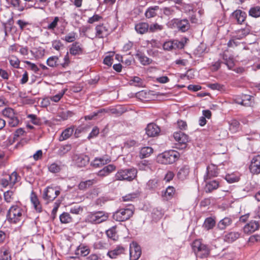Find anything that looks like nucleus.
I'll return each mask as SVG.
<instances>
[{"label": "nucleus", "instance_id": "f257e3e1", "mask_svg": "<svg viewBox=\"0 0 260 260\" xmlns=\"http://www.w3.org/2000/svg\"><path fill=\"white\" fill-rule=\"evenodd\" d=\"M26 210L22 206L19 201L16 202L9 208L7 214V218L11 223H17L24 218Z\"/></svg>", "mask_w": 260, "mask_h": 260}, {"label": "nucleus", "instance_id": "f03ea898", "mask_svg": "<svg viewBox=\"0 0 260 260\" xmlns=\"http://www.w3.org/2000/svg\"><path fill=\"white\" fill-rule=\"evenodd\" d=\"M137 169L134 167L120 169L115 174V180L131 182L137 178Z\"/></svg>", "mask_w": 260, "mask_h": 260}, {"label": "nucleus", "instance_id": "7ed1b4c3", "mask_svg": "<svg viewBox=\"0 0 260 260\" xmlns=\"http://www.w3.org/2000/svg\"><path fill=\"white\" fill-rule=\"evenodd\" d=\"M192 248L196 256L201 258H206L210 254L208 246L202 243V240L196 239L192 243Z\"/></svg>", "mask_w": 260, "mask_h": 260}, {"label": "nucleus", "instance_id": "20e7f679", "mask_svg": "<svg viewBox=\"0 0 260 260\" xmlns=\"http://www.w3.org/2000/svg\"><path fill=\"white\" fill-rule=\"evenodd\" d=\"M134 213V207L132 205L128 206L125 208H121L113 214L114 220L122 222L128 220Z\"/></svg>", "mask_w": 260, "mask_h": 260}, {"label": "nucleus", "instance_id": "39448f33", "mask_svg": "<svg viewBox=\"0 0 260 260\" xmlns=\"http://www.w3.org/2000/svg\"><path fill=\"white\" fill-rule=\"evenodd\" d=\"M21 179V176L16 171L8 175L7 178H2L0 180V185L3 188H16L15 186Z\"/></svg>", "mask_w": 260, "mask_h": 260}, {"label": "nucleus", "instance_id": "423d86ee", "mask_svg": "<svg viewBox=\"0 0 260 260\" xmlns=\"http://www.w3.org/2000/svg\"><path fill=\"white\" fill-rule=\"evenodd\" d=\"M179 157V153L177 151L170 150L160 154L157 156V160L162 164H171L175 162Z\"/></svg>", "mask_w": 260, "mask_h": 260}, {"label": "nucleus", "instance_id": "0eeeda50", "mask_svg": "<svg viewBox=\"0 0 260 260\" xmlns=\"http://www.w3.org/2000/svg\"><path fill=\"white\" fill-rule=\"evenodd\" d=\"M108 217V214L102 211L92 212L88 214L85 221L92 224H99L107 220Z\"/></svg>", "mask_w": 260, "mask_h": 260}, {"label": "nucleus", "instance_id": "6e6552de", "mask_svg": "<svg viewBox=\"0 0 260 260\" xmlns=\"http://www.w3.org/2000/svg\"><path fill=\"white\" fill-rule=\"evenodd\" d=\"M2 114L7 118L8 124L11 127H16L19 123L17 113L12 108L7 107L2 111Z\"/></svg>", "mask_w": 260, "mask_h": 260}, {"label": "nucleus", "instance_id": "1a4fd4ad", "mask_svg": "<svg viewBox=\"0 0 260 260\" xmlns=\"http://www.w3.org/2000/svg\"><path fill=\"white\" fill-rule=\"evenodd\" d=\"M173 137L175 141V147L182 150L186 148L189 142L188 135L182 132H177L173 134Z\"/></svg>", "mask_w": 260, "mask_h": 260}, {"label": "nucleus", "instance_id": "9d476101", "mask_svg": "<svg viewBox=\"0 0 260 260\" xmlns=\"http://www.w3.org/2000/svg\"><path fill=\"white\" fill-rule=\"evenodd\" d=\"M60 193L57 187L48 186L44 192L43 199L48 202L53 201Z\"/></svg>", "mask_w": 260, "mask_h": 260}, {"label": "nucleus", "instance_id": "9b49d317", "mask_svg": "<svg viewBox=\"0 0 260 260\" xmlns=\"http://www.w3.org/2000/svg\"><path fill=\"white\" fill-rule=\"evenodd\" d=\"M141 248L136 242H133L129 245L130 260H137L141 255Z\"/></svg>", "mask_w": 260, "mask_h": 260}, {"label": "nucleus", "instance_id": "f8f14e48", "mask_svg": "<svg viewBox=\"0 0 260 260\" xmlns=\"http://www.w3.org/2000/svg\"><path fill=\"white\" fill-rule=\"evenodd\" d=\"M249 169L253 175L260 174V155L254 156L251 160Z\"/></svg>", "mask_w": 260, "mask_h": 260}, {"label": "nucleus", "instance_id": "ddd939ff", "mask_svg": "<svg viewBox=\"0 0 260 260\" xmlns=\"http://www.w3.org/2000/svg\"><path fill=\"white\" fill-rule=\"evenodd\" d=\"M109 30L108 27L104 23L97 25L95 27V38L103 39L109 35Z\"/></svg>", "mask_w": 260, "mask_h": 260}, {"label": "nucleus", "instance_id": "4468645a", "mask_svg": "<svg viewBox=\"0 0 260 260\" xmlns=\"http://www.w3.org/2000/svg\"><path fill=\"white\" fill-rule=\"evenodd\" d=\"M111 161V157L107 155H105L101 157H95L91 162L90 165L94 168H99L109 164Z\"/></svg>", "mask_w": 260, "mask_h": 260}, {"label": "nucleus", "instance_id": "2eb2a0df", "mask_svg": "<svg viewBox=\"0 0 260 260\" xmlns=\"http://www.w3.org/2000/svg\"><path fill=\"white\" fill-rule=\"evenodd\" d=\"M204 180L206 183L205 190L206 192H211L219 186V181L217 179L204 178Z\"/></svg>", "mask_w": 260, "mask_h": 260}, {"label": "nucleus", "instance_id": "dca6fc26", "mask_svg": "<svg viewBox=\"0 0 260 260\" xmlns=\"http://www.w3.org/2000/svg\"><path fill=\"white\" fill-rule=\"evenodd\" d=\"M146 134L149 137L157 136L160 132V127L154 123H150L145 128Z\"/></svg>", "mask_w": 260, "mask_h": 260}, {"label": "nucleus", "instance_id": "f3484780", "mask_svg": "<svg viewBox=\"0 0 260 260\" xmlns=\"http://www.w3.org/2000/svg\"><path fill=\"white\" fill-rule=\"evenodd\" d=\"M184 44L182 42L178 40L168 41L164 43L163 48L165 50L170 51L173 49H182L184 47Z\"/></svg>", "mask_w": 260, "mask_h": 260}, {"label": "nucleus", "instance_id": "a211bd4d", "mask_svg": "<svg viewBox=\"0 0 260 260\" xmlns=\"http://www.w3.org/2000/svg\"><path fill=\"white\" fill-rule=\"evenodd\" d=\"M74 160L78 167H84L88 164L89 157L85 154L75 155L74 156Z\"/></svg>", "mask_w": 260, "mask_h": 260}, {"label": "nucleus", "instance_id": "6ab92c4d", "mask_svg": "<svg viewBox=\"0 0 260 260\" xmlns=\"http://www.w3.org/2000/svg\"><path fill=\"white\" fill-rule=\"evenodd\" d=\"M218 174L217 166L211 164L207 167L206 173L204 175V178H206V179H212L218 176Z\"/></svg>", "mask_w": 260, "mask_h": 260}, {"label": "nucleus", "instance_id": "aec40b11", "mask_svg": "<svg viewBox=\"0 0 260 260\" xmlns=\"http://www.w3.org/2000/svg\"><path fill=\"white\" fill-rule=\"evenodd\" d=\"M259 228V224L258 221H251L246 224L243 228V231L245 234H250Z\"/></svg>", "mask_w": 260, "mask_h": 260}, {"label": "nucleus", "instance_id": "412c9836", "mask_svg": "<svg viewBox=\"0 0 260 260\" xmlns=\"http://www.w3.org/2000/svg\"><path fill=\"white\" fill-rule=\"evenodd\" d=\"M30 199V202L36 212L38 213L42 212L43 210L42 206L36 193L34 191L31 192Z\"/></svg>", "mask_w": 260, "mask_h": 260}, {"label": "nucleus", "instance_id": "4be33fe9", "mask_svg": "<svg viewBox=\"0 0 260 260\" xmlns=\"http://www.w3.org/2000/svg\"><path fill=\"white\" fill-rule=\"evenodd\" d=\"M174 24H176L177 28L182 32H185L189 29L190 25L187 19H175Z\"/></svg>", "mask_w": 260, "mask_h": 260}, {"label": "nucleus", "instance_id": "5701e85b", "mask_svg": "<svg viewBox=\"0 0 260 260\" xmlns=\"http://www.w3.org/2000/svg\"><path fill=\"white\" fill-rule=\"evenodd\" d=\"M116 166L112 164L104 167L97 173V175L101 177H106L116 170Z\"/></svg>", "mask_w": 260, "mask_h": 260}, {"label": "nucleus", "instance_id": "b1692460", "mask_svg": "<svg viewBox=\"0 0 260 260\" xmlns=\"http://www.w3.org/2000/svg\"><path fill=\"white\" fill-rule=\"evenodd\" d=\"M149 25L147 22H140L135 25L136 31L140 35H143L149 31Z\"/></svg>", "mask_w": 260, "mask_h": 260}, {"label": "nucleus", "instance_id": "393cba45", "mask_svg": "<svg viewBox=\"0 0 260 260\" xmlns=\"http://www.w3.org/2000/svg\"><path fill=\"white\" fill-rule=\"evenodd\" d=\"M16 188H10L4 192V199L6 203H11L15 199Z\"/></svg>", "mask_w": 260, "mask_h": 260}, {"label": "nucleus", "instance_id": "a878e982", "mask_svg": "<svg viewBox=\"0 0 260 260\" xmlns=\"http://www.w3.org/2000/svg\"><path fill=\"white\" fill-rule=\"evenodd\" d=\"M70 53L73 55H79L83 53V48L79 42L73 43L70 48Z\"/></svg>", "mask_w": 260, "mask_h": 260}, {"label": "nucleus", "instance_id": "bb28decb", "mask_svg": "<svg viewBox=\"0 0 260 260\" xmlns=\"http://www.w3.org/2000/svg\"><path fill=\"white\" fill-rule=\"evenodd\" d=\"M251 27L246 25L244 28L239 29L235 31L236 34L235 37L239 40L242 39L250 34Z\"/></svg>", "mask_w": 260, "mask_h": 260}, {"label": "nucleus", "instance_id": "cd10ccee", "mask_svg": "<svg viewBox=\"0 0 260 260\" xmlns=\"http://www.w3.org/2000/svg\"><path fill=\"white\" fill-rule=\"evenodd\" d=\"M233 17L237 20L238 23L242 24L245 21L246 17V13L241 10H236L232 13Z\"/></svg>", "mask_w": 260, "mask_h": 260}, {"label": "nucleus", "instance_id": "c85d7f7f", "mask_svg": "<svg viewBox=\"0 0 260 260\" xmlns=\"http://www.w3.org/2000/svg\"><path fill=\"white\" fill-rule=\"evenodd\" d=\"M190 172V168L188 165L182 166L178 171L177 176L178 179L184 180L187 178Z\"/></svg>", "mask_w": 260, "mask_h": 260}, {"label": "nucleus", "instance_id": "c756f323", "mask_svg": "<svg viewBox=\"0 0 260 260\" xmlns=\"http://www.w3.org/2000/svg\"><path fill=\"white\" fill-rule=\"evenodd\" d=\"M125 249L122 246H117L113 250L109 251L108 255L111 258H115L116 257L121 254L124 253Z\"/></svg>", "mask_w": 260, "mask_h": 260}, {"label": "nucleus", "instance_id": "7c9ffc66", "mask_svg": "<svg viewBox=\"0 0 260 260\" xmlns=\"http://www.w3.org/2000/svg\"><path fill=\"white\" fill-rule=\"evenodd\" d=\"M240 233L237 232H231L225 235L224 240L228 243H232L239 238Z\"/></svg>", "mask_w": 260, "mask_h": 260}, {"label": "nucleus", "instance_id": "2f4dec72", "mask_svg": "<svg viewBox=\"0 0 260 260\" xmlns=\"http://www.w3.org/2000/svg\"><path fill=\"white\" fill-rule=\"evenodd\" d=\"M235 102L238 104L244 106H249L251 105V96L248 95H244L241 98L237 97Z\"/></svg>", "mask_w": 260, "mask_h": 260}, {"label": "nucleus", "instance_id": "473e14b6", "mask_svg": "<svg viewBox=\"0 0 260 260\" xmlns=\"http://www.w3.org/2000/svg\"><path fill=\"white\" fill-rule=\"evenodd\" d=\"M74 130V127L71 126L70 127L65 129L61 134L59 137V141H63L69 139L73 134Z\"/></svg>", "mask_w": 260, "mask_h": 260}, {"label": "nucleus", "instance_id": "72a5a7b5", "mask_svg": "<svg viewBox=\"0 0 260 260\" xmlns=\"http://www.w3.org/2000/svg\"><path fill=\"white\" fill-rule=\"evenodd\" d=\"M232 223V219L229 217H225L220 220L217 224V228L220 230H223Z\"/></svg>", "mask_w": 260, "mask_h": 260}, {"label": "nucleus", "instance_id": "f704fd0d", "mask_svg": "<svg viewBox=\"0 0 260 260\" xmlns=\"http://www.w3.org/2000/svg\"><path fill=\"white\" fill-rule=\"evenodd\" d=\"M136 57L139 60L140 63L146 66L150 64L152 60L145 55V54L141 52H138L136 54Z\"/></svg>", "mask_w": 260, "mask_h": 260}, {"label": "nucleus", "instance_id": "c9c22d12", "mask_svg": "<svg viewBox=\"0 0 260 260\" xmlns=\"http://www.w3.org/2000/svg\"><path fill=\"white\" fill-rule=\"evenodd\" d=\"M215 224L216 221L215 219L210 217L205 219L203 226L208 231L212 229L215 226Z\"/></svg>", "mask_w": 260, "mask_h": 260}, {"label": "nucleus", "instance_id": "e433bc0d", "mask_svg": "<svg viewBox=\"0 0 260 260\" xmlns=\"http://www.w3.org/2000/svg\"><path fill=\"white\" fill-rule=\"evenodd\" d=\"M59 220L61 223L68 224L73 222V219L69 213L64 212L59 216Z\"/></svg>", "mask_w": 260, "mask_h": 260}, {"label": "nucleus", "instance_id": "4c0bfd02", "mask_svg": "<svg viewBox=\"0 0 260 260\" xmlns=\"http://www.w3.org/2000/svg\"><path fill=\"white\" fill-rule=\"evenodd\" d=\"M59 57L57 56H52L49 57L46 60L47 64L51 68H56L60 66L58 63Z\"/></svg>", "mask_w": 260, "mask_h": 260}, {"label": "nucleus", "instance_id": "58836bf2", "mask_svg": "<svg viewBox=\"0 0 260 260\" xmlns=\"http://www.w3.org/2000/svg\"><path fill=\"white\" fill-rule=\"evenodd\" d=\"M153 150L150 147H144L141 148L139 153L141 158L148 157L153 153Z\"/></svg>", "mask_w": 260, "mask_h": 260}, {"label": "nucleus", "instance_id": "ea45409f", "mask_svg": "<svg viewBox=\"0 0 260 260\" xmlns=\"http://www.w3.org/2000/svg\"><path fill=\"white\" fill-rule=\"evenodd\" d=\"M248 14L252 17H260V6H255L250 8L248 11Z\"/></svg>", "mask_w": 260, "mask_h": 260}, {"label": "nucleus", "instance_id": "a19ab883", "mask_svg": "<svg viewBox=\"0 0 260 260\" xmlns=\"http://www.w3.org/2000/svg\"><path fill=\"white\" fill-rule=\"evenodd\" d=\"M95 183L96 181L94 179L82 181L79 184L78 188L80 190H85Z\"/></svg>", "mask_w": 260, "mask_h": 260}, {"label": "nucleus", "instance_id": "79ce46f5", "mask_svg": "<svg viewBox=\"0 0 260 260\" xmlns=\"http://www.w3.org/2000/svg\"><path fill=\"white\" fill-rule=\"evenodd\" d=\"M225 179L229 183H232L238 182L240 180V177L238 173H233L227 174Z\"/></svg>", "mask_w": 260, "mask_h": 260}, {"label": "nucleus", "instance_id": "37998d69", "mask_svg": "<svg viewBox=\"0 0 260 260\" xmlns=\"http://www.w3.org/2000/svg\"><path fill=\"white\" fill-rule=\"evenodd\" d=\"M72 149L71 144H66L61 146L57 151L58 155L63 156L64 154L69 152Z\"/></svg>", "mask_w": 260, "mask_h": 260}, {"label": "nucleus", "instance_id": "c03bdc74", "mask_svg": "<svg viewBox=\"0 0 260 260\" xmlns=\"http://www.w3.org/2000/svg\"><path fill=\"white\" fill-rule=\"evenodd\" d=\"M230 127L229 129L232 133L237 132L239 128L240 123L236 119H233L229 122Z\"/></svg>", "mask_w": 260, "mask_h": 260}, {"label": "nucleus", "instance_id": "a18cd8bd", "mask_svg": "<svg viewBox=\"0 0 260 260\" xmlns=\"http://www.w3.org/2000/svg\"><path fill=\"white\" fill-rule=\"evenodd\" d=\"M164 29V25L159 24L157 23L151 24L149 25V31L150 32H155L161 31Z\"/></svg>", "mask_w": 260, "mask_h": 260}, {"label": "nucleus", "instance_id": "49530a36", "mask_svg": "<svg viewBox=\"0 0 260 260\" xmlns=\"http://www.w3.org/2000/svg\"><path fill=\"white\" fill-rule=\"evenodd\" d=\"M106 234L109 238L113 239V240H116L118 238L115 226H113L108 230L106 231Z\"/></svg>", "mask_w": 260, "mask_h": 260}, {"label": "nucleus", "instance_id": "de8ad7c7", "mask_svg": "<svg viewBox=\"0 0 260 260\" xmlns=\"http://www.w3.org/2000/svg\"><path fill=\"white\" fill-rule=\"evenodd\" d=\"M77 35L75 32H71L63 38V40L68 43L74 42L77 39Z\"/></svg>", "mask_w": 260, "mask_h": 260}, {"label": "nucleus", "instance_id": "09e8293b", "mask_svg": "<svg viewBox=\"0 0 260 260\" xmlns=\"http://www.w3.org/2000/svg\"><path fill=\"white\" fill-rule=\"evenodd\" d=\"M9 60L11 66L13 68L16 69L19 68L20 61L16 56L14 55L11 56L9 58Z\"/></svg>", "mask_w": 260, "mask_h": 260}, {"label": "nucleus", "instance_id": "8fccbe9b", "mask_svg": "<svg viewBox=\"0 0 260 260\" xmlns=\"http://www.w3.org/2000/svg\"><path fill=\"white\" fill-rule=\"evenodd\" d=\"M20 0H11L10 4L14 8L17 9L19 11L22 12L24 10V7L21 6Z\"/></svg>", "mask_w": 260, "mask_h": 260}, {"label": "nucleus", "instance_id": "3c124183", "mask_svg": "<svg viewBox=\"0 0 260 260\" xmlns=\"http://www.w3.org/2000/svg\"><path fill=\"white\" fill-rule=\"evenodd\" d=\"M158 7H155V8H149L146 11L145 13V15L146 18H151L155 17L156 15V13L155 12L156 9H158Z\"/></svg>", "mask_w": 260, "mask_h": 260}, {"label": "nucleus", "instance_id": "603ef678", "mask_svg": "<svg viewBox=\"0 0 260 260\" xmlns=\"http://www.w3.org/2000/svg\"><path fill=\"white\" fill-rule=\"evenodd\" d=\"M175 189L173 186H169L166 188L164 196L167 200L171 199L175 194Z\"/></svg>", "mask_w": 260, "mask_h": 260}, {"label": "nucleus", "instance_id": "864d4df0", "mask_svg": "<svg viewBox=\"0 0 260 260\" xmlns=\"http://www.w3.org/2000/svg\"><path fill=\"white\" fill-rule=\"evenodd\" d=\"M48 170L51 173H56L60 172L61 170V167L57 164L53 162L48 167Z\"/></svg>", "mask_w": 260, "mask_h": 260}, {"label": "nucleus", "instance_id": "5fc2aeb1", "mask_svg": "<svg viewBox=\"0 0 260 260\" xmlns=\"http://www.w3.org/2000/svg\"><path fill=\"white\" fill-rule=\"evenodd\" d=\"M104 112H108V110L105 109H101L98 111L97 112H94L92 115H86L84 117V118L85 120H92L95 116H98L100 113H104Z\"/></svg>", "mask_w": 260, "mask_h": 260}, {"label": "nucleus", "instance_id": "6e6d98bb", "mask_svg": "<svg viewBox=\"0 0 260 260\" xmlns=\"http://www.w3.org/2000/svg\"><path fill=\"white\" fill-rule=\"evenodd\" d=\"M83 208L79 205L71 207L70 209V212L73 214L78 215L83 212Z\"/></svg>", "mask_w": 260, "mask_h": 260}, {"label": "nucleus", "instance_id": "4d7b16f0", "mask_svg": "<svg viewBox=\"0 0 260 260\" xmlns=\"http://www.w3.org/2000/svg\"><path fill=\"white\" fill-rule=\"evenodd\" d=\"M102 19L103 17L101 16L94 14L92 17L88 18L87 23L89 24H93L95 22L100 21Z\"/></svg>", "mask_w": 260, "mask_h": 260}, {"label": "nucleus", "instance_id": "13d9d810", "mask_svg": "<svg viewBox=\"0 0 260 260\" xmlns=\"http://www.w3.org/2000/svg\"><path fill=\"white\" fill-rule=\"evenodd\" d=\"M59 21V17L57 16L55 17L53 21L48 25L47 28L48 30H54L57 26Z\"/></svg>", "mask_w": 260, "mask_h": 260}, {"label": "nucleus", "instance_id": "bf43d9fd", "mask_svg": "<svg viewBox=\"0 0 260 260\" xmlns=\"http://www.w3.org/2000/svg\"><path fill=\"white\" fill-rule=\"evenodd\" d=\"M0 260H11V256L9 250L5 249L2 251Z\"/></svg>", "mask_w": 260, "mask_h": 260}, {"label": "nucleus", "instance_id": "052dcab7", "mask_svg": "<svg viewBox=\"0 0 260 260\" xmlns=\"http://www.w3.org/2000/svg\"><path fill=\"white\" fill-rule=\"evenodd\" d=\"M27 118L30 119L34 124L38 125L41 123L40 119L35 114H28L27 115Z\"/></svg>", "mask_w": 260, "mask_h": 260}, {"label": "nucleus", "instance_id": "680f3d73", "mask_svg": "<svg viewBox=\"0 0 260 260\" xmlns=\"http://www.w3.org/2000/svg\"><path fill=\"white\" fill-rule=\"evenodd\" d=\"M71 62L69 52H68L63 58V62L60 63V66L62 68H66L70 65Z\"/></svg>", "mask_w": 260, "mask_h": 260}, {"label": "nucleus", "instance_id": "e2e57ef3", "mask_svg": "<svg viewBox=\"0 0 260 260\" xmlns=\"http://www.w3.org/2000/svg\"><path fill=\"white\" fill-rule=\"evenodd\" d=\"M7 159L4 152L0 150V168L6 166Z\"/></svg>", "mask_w": 260, "mask_h": 260}, {"label": "nucleus", "instance_id": "0e129e2a", "mask_svg": "<svg viewBox=\"0 0 260 260\" xmlns=\"http://www.w3.org/2000/svg\"><path fill=\"white\" fill-rule=\"evenodd\" d=\"M64 94V91L59 92L57 94L49 97L50 100L53 102H58L62 98Z\"/></svg>", "mask_w": 260, "mask_h": 260}, {"label": "nucleus", "instance_id": "69168bd1", "mask_svg": "<svg viewBox=\"0 0 260 260\" xmlns=\"http://www.w3.org/2000/svg\"><path fill=\"white\" fill-rule=\"evenodd\" d=\"M62 47L63 44L60 40H54L52 42V47L56 50L59 51Z\"/></svg>", "mask_w": 260, "mask_h": 260}, {"label": "nucleus", "instance_id": "338daca9", "mask_svg": "<svg viewBox=\"0 0 260 260\" xmlns=\"http://www.w3.org/2000/svg\"><path fill=\"white\" fill-rule=\"evenodd\" d=\"M131 84H134L135 86H140L142 84V80L139 77H134L132 80H131Z\"/></svg>", "mask_w": 260, "mask_h": 260}, {"label": "nucleus", "instance_id": "774afa93", "mask_svg": "<svg viewBox=\"0 0 260 260\" xmlns=\"http://www.w3.org/2000/svg\"><path fill=\"white\" fill-rule=\"evenodd\" d=\"M248 241L250 243L253 244L255 242H260V235L257 234L252 235L249 237Z\"/></svg>", "mask_w": 260, "mask_h": 260}]
</instances>
